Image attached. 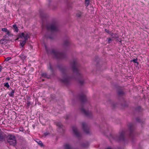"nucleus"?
<instances>
[{"mask_svg":"<svg viewBox=\"0 0 149 149\" xmlns=\"http://www.w3.org/2000/svg\"><path fill=\"white\" fill-rule=\"evenodd\" d=\"M105 31L106 32H108V31L107 29H105Z\"/></svg>","mask_w":149,"mask_h":149,"instance_id":"nucleus-34","label":"nucleus"},{"mask_svg":"<svg viewBox=\"0 0 149 149\" xmlns=\"http://www.w3.org/2000/svg\"><path fill=\"white\" fill-rule=\"evenodd\" d=\"M69 42L68 40H66L65 41L64 43V45H67L68 44H69Z\"/></svg>","mask_w":149,"mask_h":149,"instance_id":"nucleus-21","label":"nucleus"},{"mask_svg":"<svg viewBox=\"0 0 149 149\" xmlns=\"http://www.w3.org/2000/svg\"><path fill=\"white\" fill-rule=\"evenodd\" d=\"M111 40V39L110 38H109L108 39L109 42V41H110Z\"/></svg>","mask_w":149,"mask_h":149,"instance_id":"nucleus-35","label":"nucleus"},{"mask_svg":"<svg viewBox=\"0 0 149 149\" xmlns=\"http://www.w3.org/2000/svg\"><path fill=\"white\" fill-rule=\"evenodd\" d=\"M111 35L114 38L115 37V35L113 33H112L111 34Z\"/></svg>","mask_w":149,"mask_h":149,"instance_id":"nucleus-28","label":"nucleus"},{"mask_svg":"<svg viewBox=\"0 0 149 149\" xmlns=\"http://www.w3.org/2000/svg\"><path fill=\"white\" fill-rule=\"evenodd\" d=\"M2 68V67L0 65V72L1 71Z\"/></svg>","mask_w":149,"mask_h":149,"instance_id":"nucleus-32","label":"nucleus"},{"mask_svg":"<svg viewBox=\"0 0 149 149\" xmlns=\"http://www.w3.org/2000/svg\"><path fill=\"white\" fill-rule=\"evenodd\" d=\"M14 90H12V91H10V92H9L8 93V95H9L10 96L13 97L14 95Z\"/></svg>","mask_w":149,"mask_h":149,"instance_id":"nucleus-15","label":"nucleus"},{"mask_svg":"<svg viewBox=\"0 0 149 149\" xmlns=\"http://www.w3.org/2000/svg\"><path fill=\"white\" fill-rule=\"evenodd\" d=\"M47 28V29L52 31H56L58 30L57 26L55 23L48 25Z\"/></svg>","mask_w":149,"mask_h":149,"instance_id":"nucleus-4","label":"nucleus"},{"mask_svg":"<svg viewBox=\"0 0 149 149\" xmlns=\"http://www.w3.org/2000/svg\"><path fill=\"white\" fill-rule=\"evenodd\" d=\"M50 68L51 70H52V67H51V66H50Z\"/></svg>","mask_w":149,"mask_h":149,"instance_id":"nucleus-36","label":"nucleus"},{"mask_svg":"<svg viewBox=\"0 0 149 149\" xmlns=\"http://www.w3.org/2000/svg\"><path fill=\"white\" fill-rule=\"evenodd\" d=\"M6 80H9L10 79V78L9 77H7L6 79Z\"/></svg>","mask_w":149,"mask_h":149,"instance_id":"nucleus-30","label":"nucleus"},{"mask_svg":"<svg viewBox=\"0 0 149 149\" xmlns=\"http://www.w3.org/2000/svg\"><path fill=\"white\" fill-rule=\"evenodd\" d=\"M123 133H122V134H121L120 135V137H123Z\"/></svg>","mask_w":149,"mask_h":149,"instance_id":"nucleus-33","label":"nucleus"},{"mask_svg":"<svg viewBox=\"0 0 149 149\" xmlns=\"http://www.w3.org/2000/svg\"><path fill=\"white\" fill-rule=\"evenodd\" d=\"M11 57H8L5 58V61H8L11 59Z\"/></svg>","mask_w":149,"mask_h":149,"instance_id":"nucleus-25","label":"nucleus"},{"mask_svg":"<svg viewBox=\"0 0 149 149\" xmlns=\"http://www.w3.org/2000/svg\"><path fill=\"white\" fill-rule=\"evenodd\" d=\"M89 3V0H85V5L86 6H87Z\"/></svg>","mask_w":149,"mask_h":149,"instance_id":"nucleus-19","label":"nucleus"},{"mask_svg":"<svg viewBox=\"0 0 149 149\" xmlns=\"http://www.w3.org/2000/svg\"><path fill=\"white\" fill-rule=\"evenodd\" d=\"M13 27L14 28L15 31L16 32H17L18 31V29L16 25L15 24L13 25Z\"/></svg>","mask_w":149,"mask_h":149,"instance_id":"nucleus-16","label":"nucleus"},{"mask_svg":"<svg viewBox=\"0 0 149 149\" xmlns=\"http://www.w3.org/2000/svg\"><path fill=\"white\" fill-rule=\"evenodd\" d=\"M6 34L9 36H10L11 34L10 32L8 30L6 32Z\"/></svg>","mask_w":149,"mask_h":149,"instance_id":"nucleus-24","label":"nucleus"},{"mask_svg":"<svg viewBox=\"0 0 149 149\" xmlns=\"http://www.w3.org/2000/svg\"><path fill=\"white\" fill-rule=\"evenodd\" d=\"M86 125L85 123H82V126L84 130V131L86 133H88V129H87L86 127Z\"/></svg>","mask_w":149,"mask_h":149,"instance_id":"nucleus-8","label":"nucleus"},{"mask_svg":"<svg viewBox=\"0 0 149 149\" xmlns=\"http://www.w3.org/2000/svg\"><path fill=\"white\" fill-rule=\"evenodd\" d=\"M53 54L57 58H62L63 54L60 52L57 51L55 49H53L52 51Z\"/></svg>","mask_w":149,"mask_h":149,"instance_id":"nucleus-5","label":"nucleus"},{"mask_svg":"<svg viewBox=\"0 0 149 149\" xmlns=\"http://www.w3.org/2000/svg\"><path fill=\"white\" fill-rule=\"evenodd\" d=\"M81 111L82 113L86 116H89L91 114V112L88 110H86L83 107L81 109Z\"/></svg>","mask_w":149,"mask_h":149,"instance_id":"nucleus-6","label":"nucleus"},{"mask_svg":"<svg viewBox=\"0 0 149 149\" xmlns=\"http://www.w3.org/2000/svg\"><path fill=\"white\" fill-rule=\"evenodd\" d=\"M4 39L7 40H8V38L7 35H5L4 36Z\"/></svg>","mask_w":149,"mask_h":149,"instance_id":"nucleus-26","label":"nucleus"},{"mask_svg":"<svg viewBox=\"0 0 149 149\" xmlns=\"http://www.w3.org/2000/svg\"><path fill=\"white\" fill-rule=\"evenodd\" d=\"M30 104V102H28L27 103V106H26L27 107H29Z\"/></svg>","mask_w":149,"mask_h":149,"instance_id":"nucleus-27","label":"nucleus"},{"mask_svg":"<svg viewBox=\"0 0 149 149\" xmlns=\"http://www.w3.org/2000/svg\"><path fill=\"white\" fill-rule=\"evenodd\" d=\"M64 147L65 149H71V146L69 144L67 143L65 145Z\"/></svg>","mask_w":149,"mask_h":149,"instance_id":"nucleus-11","label":"nucleus"},{"mask_svg":"<svg viewBox=\"0 0 149 149\" xmlns=\"http://www.w3.org/2000/svg\"><path fill=\"white\" fill-rule=\"evenodd\" d=\"M4 86L8 88H9L10 87V86L8 82L4 83Z\"/></svg>","mask_w":149,"mask_h":149,"instance_id":"nucleus-18","label":"nucleus"},{"mask_svg":"<svg viewBox=\"0 0 149 149\" xmlns=\"http://www.w3.org/2000/svg\"><path fill=\"white\" fill-rule=\"evenodd\" d=\"M131 61L133 62L134 63H137L138 64V63L137 62V58H136L135 59H134L133 60H132Z\"/></svg>","mask_w":149,"mask_h":149,"instance_id":"nucleus-20","label":"nucleus"},{"mask_svg":"<svg viewBox=\"0 0 149 149\" xmlns=\"http://www.w3.org/2000/svg\"><path fill=\"white\" fill-rule=\"evenodd\" d=\"M36 141L38 143L39 145L41 146H43V145L42 143V142L41 141H40L38 139H36Z\"/></svg>","mask_w":149,"mask_h":149,"instance_id":"nucleus-12","label":"nucleus"},{"mask_svg":"<svg viewBox=\"0 0 149 149\" xmlns=\"http://www.w3.org/2000/svg\"><path fill=\"white\" fill-rule=\"evenodd\" d=\"M81 83V84H82L83 83L82 82H80Z\"/></svg>","mask_w":149,"mask_h":149,"instance_id":"nucleus-38","label":"nucleus"},{"mask_svg":"<svg viewBox=\"0 0 149 149\" xmlns=\"http://www.w3.org/2000/svg\"><path fill=\"white\" fill-rule=\"evenodd\" d=\"M71 63L74 74H75V75H77V76L78 75H80V74L79 73L78 69L75 66L76 63V61L73 60L71 62Z\"/></svg>","mask_w":149,"mask_h":149,"instance_id":"nucleus-2","label":"nucleus"},{"mask_svg":"<svg viewBox=\"0 0 149 149\" xmlns=\"http://www.w3.org/2000/svg\"><path fill=\"white\" fill-rule=\"evenodd\" d=\"M8 142L10 145H15L16 143L15 137L13 135L10 136L8 139Z\"/></svg>","mask_w":149,"mask_h":149,"instance_id":"nucleus-3","label":"nucleus"},{"mask_svg":"<svg viewBox=\"0 0 149 149\" xmlns=\"http://www.w3.org/2000/svg\"><path fill=\"white\" fill-rule=\"evenodd\" d=\"M49 134V133H45L44 134V135L45 136H46L47 135H48Z\"/></svg>","mask_w":149,"mask_h":149,"instance_id":"nucleus-29","label":"nucleus"},{"mask_svg":"<svg viewBox=\"0 0 149 149\" xmlns=\"http://www.w3.org/2000/svg\"><path fill=\"white\" fill-rule=\"evenodd\" d=\"M107 149H111L110 148H108Z\"/></svg>","mask_w":149,"mask_h":149,"instance_id":"nucleus-37","label":"nucleus"},{"mask_svg":"<svg viewBox=\"0 0 149 149\" xmlns=\"http://www.w3.org/2000/svg\"><path fill=\"white\" fill-rule=\"evenodd\" d=\"M8 30L6 28H3L2 29H1V31H2L6 32V33Z\"/></svg>","mask_w":149,"mask_h":149,"instance_id":"nucleus-23","label":"nucleus"},{"mask_svg":"<svg viewBox=\"0 0 149 149\" xmlns=\"http://www.w3.org/2000/svg\"><path fill=\"white\" fill-rule=\"evenodd\" d=\"M83 13L80 11L77 12L76 14V16L78 18H80L81 17V15Z\"/></svg>","mask_w":149,"mask_h":149,"instance_id":"nucleus-14","label":"nucleus"},{"mask_svg":"<svg viewBox=\"0 0 149 149\" xmlns=\"http://www.w3.org/2000/svg\"><path fill=\"white\" fill-rule=\"evenodd\" d=\"M19 56L23 60L25 59L26 58V56L23 54H20Z\"/></svg>","mask_w":149,"mask_h":149,"instance_id":"nucleus-13","label":"nucleus"},{"mask_svg":"<svg viewBox=\"0 0 149 149\" xmlns=\"http://www.w3.org/2000/svg\"><path fill=\"white\" fill-rule=\"evenodd\" d=\"M72 130L74 133L76 135V136L78 137L79 136V133L78 132L76 127H72Z\"/></svg>","mask_w":149,"mask_h":149,"instance_id":"nucleus-7","label":"nucleus"},{"mask_svg":"<svg viewBox=\"0 0 149 149\" xmlns=\"http://www.w3.org/2000/svg\"><path fill=\"white\" fill-rule=\"evenodd\" d=\"M56 125L58 127H61L62 126V125L61 123H56Z\"/></svg>","mask_w":149,"mask_h":149,"instance_id":"nucleus-22","label":"nucleus"},{"mask_svg":"<svg viewBox=\"0 0 149 149\" xmlns=\"http://www.w3.org/2000/svg\"><path fill=\"white\" fill-rule=\"evenodd\" d=\"M7 40L2 39L0 40V43L2 44H5L6 43Z\"/></svg>","mask_w":149,"mask_h":149,"instance_id":"nucleus-10","label":"nucleus"},{"mask_svg":"<svg viewBox=\"0 0 149 149\" xmlns=\"http://www.w3.org/2000/svg\"><path fill=\"white\" fill-rule=\"evenodd\" d=\"M27 40H19V41H20V44L22 47L25 45Z\"/></svg>","mask_w":149,"mask_h":149,"instance_id":"nucleus-9","label":"nucleus"},{"mask_svg":"<svg viewBox=\"0 0 149 149\" xmlns=\"http://www.w3.org/2000/svg\"><path fill=\"white\" fill-rule=\"evenodd\" d=\"M30 36V34L29 33L27 32L24 31L19 34L17 39L27 40Z\"/></svg>","mask_w":149,"mask_h":149,"instance_id":"nucleus-1","label":"nucleus"},{"mask_svg":"<svg viewBox=\"0 0 149 149\" xmlns=\"http://www.w3.org/2000/svg\"><path fill=\"white\" fill-rule=\"evenodd\" d=\"M46 73H44V74H42V76H43L45 77V76H46Z\"/></svg>","mask_w":149,"mask_h":149,"instance_id":"nucleus-31","label":"nucleus"},{"mask_svg":"<svg viewBox=\"0 0 149 149\" xmlns=\"http://www.w3.org/2000/svg\"><path fill=\"white\" fill-rule=\"evenodd\" d=\"M68 80V78H64L62 79V82H64V83H66L67 82Z\"/></svg>","mask_w":149,"mask_h":149,"instance_id":"nucleus-17","label":"nucleus"}]
</instances>
